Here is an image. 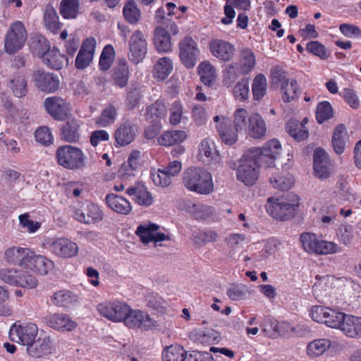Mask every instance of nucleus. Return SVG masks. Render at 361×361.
<instances>
[{
	"mask_svg": "<svg viewBox=\"0 0 361 361\" xmlns=\"http://www.w3.org/2000/svg\"><path fill=\"white\" fill-rule=\"evenodd\" d=\"M213 121L220 139L229 145L236 142L239 133L245 132L255 140L264 137L267 133V126L262 115L257 112L250 113L242 107L234 111L233 123L224 115L214 116Z\"/></svg>",
	"mask_w": 361,
	"mask_h": 361,
	"instance_id": "f257e3e1",
	"label": "nucleus"
},
{
	"mask_svg": "<svg viewBox=\"0 0 361 361\" xmlns=\"http://www.w3.org/2000/svg\"><path fill=\"white\" fill-rule=\"evenodd\" d=\"M312 286V293L315 298L321 302H329L331 305L338 306L340 303L335 296L338 288L348 281L344 278H336L334 276H317Z\"/></svg>",
	"mask_w": 361,
	"mask_h": 361,
	"instance_id": "f03ea898",
	"label": "nucleus"
},
{
	"mask_svg": "<svg viewBox=\"0 0 361 361\" xmlns=\"http://www.w3.org/2000/svg\"><path fill=\"white\" fill-rule=\"evenodd\" d=\"M184 186L190 191L201 194H210L214 190L212 174L200 167L187 169L183 175Z\"/></svg>",
	"mask_w": 361,
	"mask_h": 361,
	"instance_id": "7ed1b4c3",
	"label": "nucleus"
},
{
	"mask_svg": "<svg viewBox=\"0 0 361 361\" xmlns=\"http://www.w3.org/2000/svg\"><path fill=\"white\" fill-rule=\"evenodd\" d=\"M305 252L317 255H329L341 253L342 247L334 241L323 240L312 233H302L300 237Z\"/></svg>",
	"mask_w": 361,
	"mask_h": 361,
	"instance_id": "20e7f679",
	"label": "nucleus"
},
{
	"mask_svg": "<svg viewBox=\"0 0 361 361\" xmlns=\"http://www.w3.org/2000/svg\"><path fill=\"white\" fill-rule=\"evenodd\" d=\"M59 165L66 169L80 170L85 166L86 156L78 147L71 145L60 146L56 151Z\"/></svg>",
	"mask_w": 361,
	"mask_h": 361,
	"instance_id": "39448f33",
	"label": "nucleus"
},
{
	"mask_svg": "<svg viewBox=\"0 0 361 361\" xmlns=\"http://www.w3.org/2000/svg\"><path fill=\"white\" fill-rule=\"evenodd\" d=\"M298 204V197L295 195L281 198L270 197L267 200L266 209L274 219L286 220L293 216Z\"/></svg>",
	"mask_w": 361,
	"mask_h": 361,
	"instance_id": "423d86ee",
	"label": "nucleus"
},
{
	"mask_svg": "<svg viewBox=\"0 0 361 361\" xmlns=\"http://www.w3.org/2000/svg\"><path fill=\"white\" fill-rule=\"evenodd\" d=\"M27 38L24 24L17 20L11 24L4 40V49L9 54H15L23 48Z\"/></svg>",
	"mask_w": 361,
	"mask_h": 361,
	"instance_id": "0eeeda50",
	"label": "nucleus"
},
{
	"mask_svg": "<svg viewBox=\"0 0 361 361\" xmlns=\"http://www.w3.org/2000/svg\"><path fill=\"white\" fill-rule=\"evenodd\" d=\"M259 164L260 162L255 157H252L251 153L247 151L237 169V179L245 185H254L259 178Z\"/></svg>",
	"mask_w": 361,
	"mask_h": 361,
	"instance_id": "6e6552de",
	"label": "nucleus"
},
{
	"mask_svg": "<svg viewBox=\"0 0 361 361\" xmlns=\"http://www.w3.org/2000/svg\"><path fill=\"white\" fill-rule=\"evenodd\" d=\"M38 328L34 323L14 324L10 329L9 336L12 341L30 347L35 341Z\"/></svg>",
	"mask_w": 361,
	"mask_h": 361,
	"instance_id": "1a4fd4ad",
	"label": "nucleus"
},
{
	"mask_svg": "<svg viewBox=\"0 0 361 361\" xmlns=\"http://www.w3.org/2000/svg\"><path fill=\"white\" fill-rule=\"evenodd\" d=\"M281 146L279 140L273 139L267 142L262 148H252L248 150L252 157H255L261 164L271 168L280 154Z\"/></svg>",
	"mask_w": 361,
	"mask_h": 361,
	"instance_id": "9d476101",
	"label": "nucleus"
},
{
	"mask_svg": "<svg viewBox=\"0 0 361 361\" xmlns=\"http://www.w3.org/2000/svg\"><path fill=\"white\" fill-rule=\"evenodd\" d=\"M135 234L144 244L153 243L155 245L169 240V235L161 232L160 227L151 222H145L137 227Z\"/></svg>",
	"mask_w": 361,
	"mask_h": 361,
	"instance_id": "9b49d317",
	"label": "nucleus"
},
{
	"mask_svg": "<svg viewBox=\"0 0 361 361\" xmlns=\"http://www.w3.org/2000/svg\"><path fill=\"white\" fill-rule=\"evenodd\" d=\"M97 310L101 315L114 322L124 323L130 306L123 302L114 301L99 304Z\"/></svg>",
	"mask_w": 361,
	"mask_h": 361,
	"instance_id": "f8f14e48",
	"label": "nucleus"
},
{
	"mask_svg": "<svg viewBox=\"0 0 361 361\" xmlns=\"http://www.w3.org/2000/svg\"><path fill=\"white\" fill-rule=\"evenodd\" d=\"M200 51L197 42L190 37L183 38L179 43V58L187 68H193L198 59Z\"/></svg>",
	"mask_w": 361,
	"mask_h": 361,
	"instance_id": "ddd939ff",
	"label": "nucleus"
},
{
	"mask_svg": "<svg viewBox=\"0 0 361 361\" xmlns=\"http://www.w3.org/2000/svg\"><path fill=\"white\" fill-rule=\"evenodd\" d=\"M124 324L128 328L140 329L145 331L150 330L158 326L157 322L147 313L140 310H133L130 307Z\"/></svg>",
	"mask_w": 361,
	"mask_h": 361,
	"instance_id": "4468645a",
	"label": "nucleus"
},
{
	"mask_svg": "<svg viewBox=\"0 0 361 361\" xmlns=\"http://www.w3.org/2000/svg\"><path fill=\"white\" fill-rule=\"evenodd\" d=\"M128 46L130 60L135 63L141 62L147 52V43L142 32L135 30L130 38Z\"/></svg>",
	"mask_w": 361,
	"mask_h": 361,
	"instance_id": "2eb2a0df",
	"label": "nucleus"
},
{
	"mask_svg": "<svg viewBox=\"0 0 361 361\" xmlns=\"http://www.w3.org/2000/svg\"><path fill=\"white\" fill-rule=\"evenodd\" d=\"M32 249L27 247L11 246L4 252V259L8 264L25 269Z\"/></svg>",
	"mask_w": 361,
	"mask_h": 361,
	"instance_id": "dca6fc26",
	"label": "nucleus"
},
{
	"mask_svg": "<svg viewBox=\"0 0 361 361\" xmlns=\"http://www.w3.org/2000/svg\"><path fill=\"white\" fill-rule=\"evenodd\" d=\"M198 159L209 166H215L220 163L221 157L214 141L211 138H204L198 147Z\"/></svg>",
	"mask_w": 361,
	"mask_h": 361,
	"instance_id": "f3484780",
	"label": "nucleus"
},
{
	"mask_svg": "<svg viewBox=\"0 0 361 361\" xmlns=\"http://www.w3.org/2000/svg\"><path fill=\"white\" fill-rule=\"evenodd\" d=\"M32 78L36 87L44 92H54L60 85L59 79L56 75L40 70L35 71Z\"/></svg>",
	"mask_w": 361,
	"mask_h": 361,
	"instance_id": "a211bd4d",
	"label": "nucleus"
},
{
	"mask_svg": "<svg viewBox=\"0 0 361 361\" xmlns=\"http://www.w3.org/2000/svg\"><path fill=\"white\" fill-rule=\"evenodd\" d=\"M54 268V263L47 257L37 254L32 250L25 269L41 276L47 275Z\"/></svg>",
	"mask_w": 361,
	"mask_h": 361,
	"instance_id": "6ab92c4d",
	"label": "nucleus"
},
{
	"mask_svg": "<svg viewBox=\"0 0 361 361\" xmlns=\"http://www.w3.org/2000/svg\"><path fill=\"white\" fill-rule=\"evenodd\" d=\"M44 106L49 114L57 120H63L70 111L68 103L61 97H47L44 102Z\"/></svg>",
	"mask_w": 361,
	"mask_h": 361,
	"instance_id": "aec40b11",
	"label": "nucleus"
},
{
	"mask_svg": "<svg viewBox=\"0 0 361 361\" xmlns=\"http://www.w3.org/2000/svg\"><path fill=\"white\" fill-rule=\"evenodd\" d=\"M56 351L54 341L48 336L39 337L35 340L30 347L27 348V353L32 357H40L44 355L52 354Z\"/></svg>",
	"mask_w": 361,
	"mask_h": 361,
	"instance_id": "412c9836",
	"label": "nucleus"
},
{
	"mask_svg": "<svg viewBox=\"0 0 361 361\" xmlns=\"http://www.w3.org/2000/svg\"><path fill=\"white\" fill-rule=\"evenodd\" d=\"M209 50L212 56L216 59L228 61L231 60L235 52L234 46L228 42L216 39L209 43Z\"/></svg>",
	"mask_w": 361,
	"mask_h": 361,
	"instance_id": "4be33fe9",
	"label": "nucleus"
},
{
	"mask_svg": "<svg viewBox=\"0 0 361 361\" xmlns=\"http://www.w3.org/2000/svg\"><path fill=\"white\" fill-rule=\"evenodd\" d=\"M126 193L137 204L143 207H149L154 202L152 194L142 183H136L127 188Z\"/></svg>",
	"mask_w": 361,
	"mask_h": 361,
	"instance_id": "5701e85b",
	"label": "nucleus"
},
{
	"mask_svg": "<svg viewBox=\"0 0 361 361\" xmlns=\"http://www.w3.org/2000/svg\"><path fill=\"white\" fill-rule=\"evenodd\" d=\"M313 158L315 176L320 179L327 178L330 176L331 171L326 152L321 148H317L314 150Z\"/></svg>",
	"mask_w": 361,
	"mask_h": 361,
	"instance_id": "b1692460",
	"label": "nucleus"
},
{
	"mask_svg": "<svg viewBox=\"0 0 361 361\" xmlns=\"http://www.w3.org/2000/svg\"><path fill=\"white\" fill-rule=\"evenodd\" d=\"M51 251L61 257H71L78 252V245L70 240L61 238L53 241L50 245Z\"/></svg>",
	"mask_w": 361,
	"mask_h": 361,
	"instance_id": "393cba45",
	"label": "nucleus"
},
{
	"mask_svg": "<svg viewBox=\"0 0 361 361\" xmlns=\"http://www.w3.org/2000/svg\"><path fill=\"white\" fill-rule=\"evenodd\" d=\"M282 326H288V322H279L271 316L264 317L260 324L262 332L269 338H274L278 334H286L288 329H282Z\"/></svg>",
	"mask_w": 361,
	"mask_h": 361,
	"instance_id": "a878e982",
	"label": "nucleus"
},
{
	"mask_svg": "<svg viewBox=\"0 0 361 361\" xmlns=\"http://www.w3.org/2000/svg\"><path fill=\"white\" fill-rule=\"evenodd\" d=\"M350 142V136L346 127L343 124L338 125L333 131L331 145L337 154L344 152L347 145Z\"/></svg>",
	"mask_w": 361,
	"mask_h": 361,
	"instance_id": "bb28decb",
	"label": "nucleus"
},
{
	"mask_svg": "<svg viewBox=\"0 0 361 361\" xmlns=\"http://www.w3.org/2000/svg\"><path fill=\"white\" fill-rule=\"evenodd\" d=\"M46 322L51 328L58 331H72L76 327V323L64 314H53L46 318Z\"/></svg>",
	"mask_w": 361,
	"mask_h": 361,
	"instance_id": "cd10ccee",
	"label": "nucleus"
},
{
	"mask_svg": "<svg viewBox=\"0 0 361 361\" xmlns=\"http://www.w3.org/2000/svg\"><path fill=\"white\" fill-rule=\"evenodd\" d=\"M137 127L129 123H121L115 132L116 142L121 146L128 145L135 139L137 134Z\"/></svg>",
	"mask_w": 361,
	"mask_h": 361,
	"instance_id": "c85d7f7f",
	"label": "nucleus"
},
{
	"mask_svg": "<svg viewBox=\"0 0 361 361\" xmlns=\"http://www.w3.org/2000/svg\"><path fill=\"white\" fill-rule=\"evenodd\" d=\"M335 343L329 338H317L306 346V353L310 358H317L326 353Z\"/></svg>",
	"mask_w": 361,
	"mask_h": 361,
	"instance_id": "c756f323",
	"label": "nucleus"
},
{
	"mask_svg": "<svg viewBox=\"0 0 361 361\" xmlns=\"http://www.w3.org/2000/svg\"><path fill=\"white\" fill-rule=\"evenodd\" d=\"M105 200L111 209L120 214L128 215L132 211L130 202L121 196L109 194L106 196Z\"/></svg>",
	"mask_w": 361,
	"mask_h": 361,
	"instance_id": "7c9ffc66",
	"label": "nucleus"
},
{
	"mask_svg": "<svg viewBox=\"0 0 361 361\" xmlns=\"http://www.w3.org/2000/svg\"><path fill=\"white\" fill-rule=\"evenodd\" d=\"M341 326V331L346 336L353 338H361V317L347 314Z\"/></svg>",
	"mask_w": 361,
	"mask_h": 361,
	"instance_id": "2f4dec72",
	"label": "nucleus"
},
{
	"mask_svg": "<svg viewBox=\"0 0 361 361\" xmlns=\"http://www.w3.org/2000/svg\"><path fill=\"white\" fill-rule=\"evenodd\" d=\"M80 135V123L77 120L73 119L67 121L61 128V138L67 142H78Z\"/></svg>",
	"mask_w": 361,
	"mask_h": 361,
	"instance_id": "473e14b6",
	"label": "nucleus"
},
{
	"mask_svg": "<svg viewBox=\"0 0 361 361\" xmlns=\"http://www.w3.org/2000/svg\"><path fill=\"white\" fill-rule=\"evenodd\" d=\"M197 73L202 83L209 87L215 84L218 77L215 67L209 61H204L198 65Z\"/></svg>",
	"mask_w": 361,
	"mask_h": 361,
	"instance_id": "72a5a7b5",
	"label": "nucleus"
},
{
	"mask_svg": "<svg viewBox=\"0 0 361 361\" xmlns=\"http://www.w3.org/2000/svg\"><path fill=\"white\" fill-rule=\"evenodd\" d=\"M118 117L117 109L113 104L106 105L101 114L94 118V123L97 127L105 128L115 123Z\"/></svg>",
	"mask_w": 361,
	"mask_h": 361,
	"instance_id": "f704fd0d",
	"label": "nucleus"
},
{
	"mask_svg": "<svg viewBox=\"0 0 361 361\" xmlns=\"http://www.w3.org/2000/svg\"><path fill=\"white\" fill-rule=\"evenodd\" d=\"M154 44L158 52H168L171 50V37L164 28L158 27L154 30Z\"/></svg>",
	"mask_w": 361,
	"mask_h": 361,
	"instance_id": "c9c22d12",
	"label": "nucleus"
},
{
	"mask_svg": "<svg viewBox=\"0 0 361 361\" xmlns=\"http://www.w3.org/2000/svg\"><path fill=\"white\" fill-rule=\"evenodd\" d=\"M8 87L18 98L24 97L27 93V83L22 73L13 75L8 82Z\"/></svg>",
	"mask_w": 361,
	"mask_h": 361,
	"instance_id": "e433bc0d",
	"label": "nucleus"
},
{
	"mask_svg": "<svg viewBox=\"0 0 361 361\" xmlns=\"http://www.w3.org/2000/svg\"><path fill=\"white\" fill-rule=\"evenodd\" d=\"M54 305L68 308L78 300L77 295L68 290H60L55 292L50 298Z\"/></svg>",
	"mask_w": 361,
	"mask_h": 361,
	"instance_id": "4c0bfd02",
	"label": "nucleus"
},
{
	"mask_svg": "<svg viewBox=\"0 0 361 361\" xmlns=\"http://www.w3.org/2000/svg\"><path fill=\"white\" fill-rule=\"evenodd\" d=\"M307 122V118H305L302 122L296 120H290L286 125L288 133L298 141H302L307 138L309 133L305 126Z\"/></svg>",
	"mask_w": 361,
	"mask_h": 361,
	"instance_id": "58836bf2",
	"label": "nucleus"
},
{
	"mask_svg": "<svg viewBox=\"0 0 361 361\" xmlns=\"http://www.w3.org/2000/svg\"><path fill=\"white\" fill-rule=\"evenodd\" d=\"M173 68V62L169 57L159 59L154 65L153 76L159 80H164Z\"/></svg>",
	"mask_w": 361,
	"mask_h": 361,
	"instance_id": "ea45409f",
	"label": "nucleus"
},
{
	"mask_svg": "<svg viewBox=\"0 0 361 361\" xmlns=\"http://www.w3.org/2000/svg\"><path fill=\"white\" fill-rule=\"evenodd\" d=\"M43 60L51 68L60 70L68 64L66 56L57 49L48 50L43 55Z\"/></svg>",
	"mask_w": 361,
	"mask_h": 361,
	"instance_id": "a19ab883",
	"label": "nucleus"
},
{
	"mask_svg": "<svg viewBox=\"0 0 361 361\" xmlns=\"http://www.w3.org/2000/svg\"><path fill=\"white\" fill-rule=\"evenodd\" d=\"M242 75L248 74L252 71L256 64L255 56L253 51L249 48L242 49L239 55L238 62Z\"/></svg>",
	"mask_w": 361,
	"mask_h": 361,
	"instance_id": "79ce46f5",
	"label": "nucleus"
},
{
	"mask_svg": "<svg viewBox=\"0 0 361 361\" xmlns=\"http://www.w3.org/2000/svg\"><path fill=\"white\" fill-rule=\"evenodd\" d=\"M188 137V134L184 130H171L164 133L158 137V142L163 146H172L184 142Z\"/></svg>",
	"mask_w": 361,
	"mask_h": 361,
	"instance_id": "37998d69",
	"label": "nucleus"
},
{
	"mask_svg": "<svg viewBox=\"0 0 361 361\" xmlns=\"http://www.w3.org/2000/svg\"><path fill=\"white\" fill-rule=\"evenodd\" d=\"M356 236L354 226L347 223L342 224L336 230L338 242L345 246L350 245Z\"/></svg>",
	"mask_w": 361,
	"mask_h": 361,
	"instance_id": "c03bdc74",
	"label": "nucleus"
},
{
	"mask_svg": "<svg viewBox=\"0 0 361 361\" xmlns=\"http://www.w3.org/2000/svg\"><path fill=\"white\" fill-rule=\"evenodd\" d=\"M114 83L119 87H124L129 79V68L125 59L120 60L118 65L114 69Z\"/></svg>",
	"mask_w": 361,
	"mask_h": 361,
	"instance_id": "a18cd8bd",
	"label": "nucleus"
},
{
	"mask_svg": "<svg viewBox=\"0 0 361 361\" xmlns=\"http://www.w3.org/2000/svg\"><path fill=\"white\" fill-rule=\"evenodd\" d=\"M17 276L16 287L32 289L38 286L37 279L29 269H18Z\"/></svg>",
	"mask_w": 361,
	"mask_h": 361,
	"instance_id": "49530a36",
	"label": "nucleus"
},
{
	"mask_svg": "<svg viewBox=\"0 0 361 361\" xmlns=\"http://www.w3.org/2000/svg\"><path fill=\"white\" fill-rule=\"evenodd\" d=\"M185 210L197 219H205L214 213V209L212 207L200 203L193 204L190 202L185 204Z\"/></svg>",
	"mask_w": 361,
	"mask_h": 361,
	"instance_id": "de8ad7c7",
	"label": "nucleus"
},
{
	"mask_svg": "<svg viewBox=\"0 0 361 361\" xmlns=\"http://www.w3.org/2000/svg\"><path fill=\"white\" fill-rule=\"evenodd\" d=\"M44 24L47 29L56 33L60 29L59 16L51 5H47L44 13Z\"/></svg>",
	"mask_w": 361,
	"mask_h": 361,
	"instance_id": "09e8293b",
	"label": "nucleus"
},
{
	"mask_svg": "<svg viewBox=\"0 0 361 361\" xmlns=\"http://www.w3.org/2000/svg\"><path fill=\"white\" fill-rule=\"evenodd\" d=\"M79 0H61L59 12L66 19L75 18L79 13Z\"/></svg>",
	"mask_w": 361,
	"mask_h": 361,
	"instance_id": "8fccbe9b",
	"label": "nucleus"
},
{
	"mask_svg": "<svg viewBox=\"0 0 361 361\" xmlns=\"http://www.w3.org/2000/svg\"><path fill=\"white\" fill-rule=\"evenodd\" d=\"M90 64V41L87 39L83 42L75 59L77 69H84Z\"/></svg>",
	"mask_w": 361,
	"mask_h": 361,
	"instance_id": "3c124183",
	"label": "nucleus"
},
{
	"mask_svg": "<svg viewBox=\"0 0 361 361\" xmlns=\"http://www.w3.org/2000/svg\"><path fill=\"white\" fill-rule=\"evenodd\" d=\"M185 354V349L182 346L176 344L164 348L161 357L163 361H183Z\"/></svg>",
	"mask_w": 361,
	"mask_h": 361,
	"instance_id": "603ef678",
	"label": "nucleus"
},
{
	"mask_svg": "<svg viewBox=\"0 0 361 361\" xmlns=\"http://www.w3.org/2000/svg\"><path fill=\"white\" fill-rule=\"evenodd\" d=\"M125 19L130 24H136L140 19L141 12L136 3L131 0L127 1L123 8Z\"/></svg>",
	"mask_w": 361,
	"mask_h": 361,
	"instance_id": "864d4df0",
	"label": "nucleus"
},
{
	"mask_svg": "<svg viewBox=\"0 0 361 361\" xmlns=\"http://www.w3.org/2000/svg\"><path fill=\"white\" fill-rule=\"evenodd\" d=\"M267 87L266 77L262 74H257L253 79L252 91L253 98L255 100H260L265 94Z\"/></svg>",
	"mask_w": 361,
	"mask_h": 361,
	"instance_id": "5fc2aeb1",
	"label": "nucleus"
},
{
	"mask_svg": "<svg viewBox=\"0 0 361 361\" xmlns=\"http://www.w3.org/2000/svg\"><path fill=\"white\" fill-rule=\"evenodd\" d=\"M294 181V178L289 173L283 176L280 174H273L270 177V183L273 187L281 190L290 189L293 185Z\"/></svg>",
	"mask_w": 361,
	"mask_h": 361,
	"instance_id": "6e6d98bb",
	"label": "nucleus"
},
{
	"mask_svg": "<svg viewBox=\"0 0 361 361\" xmlns=\"http://www.w3.org/2000/svg\"><path fill=\"white\" fill-rule=\"evenodd\" d=\"M281 94L284 102H290L297 97L298 87L295 80H288L281 84Z\"/></svg>",
	"mask_w": 361,
	"mask_h": 361,
	"instance_id": "4d7b16f0",
	"label": "nucleus"
},
{
	"mask_svg": "<svg viewBox=\"0 0 361 361\" xmlns=\"http://www.w3.org/2000/svg\"><path fill=\"white\" fill-rule=\"evenodd\" d=\"M347 314L329 308L324 324L331 328L341 329Z\"/></svg>",
	"mask_w": 361,
	"mask_h": 361,
	"instance_id": "13d9d810",
	"label": "nucleus"
},
{
	"mask_svg": "<svg viewBox=\"0 0 361 361\" xmlns=\"http://www.w3.org/2000/svg\"><path fill=\"white\" fill-rule=\"evenodd\" d=\"M166 115V106L161 101H157L148 106L146 112V118L154 122L157 118L165 117Z\"/></svg>",
	"mask_w": 361,
	"mask_h": 361,
	"instance_id": "bf43d9fd",
	"label": "nucleus"
},
{
	"mask_svg": "<svg viewBox=\"0 0 361 361\" xmlns=\"http://www.w3.org/2000/svg\"><path fill=\"white\" fill-rule=\"evenodd\" d=\"M250 94L249 82L246 78H242L233 88V95L238 102H243L248 99Z\"/></svg>",
	"mask_w": 361,
	"mask_h": 361,
	"instance_id": "052dcab7",
	"label": "nucleus"
},
{
	"mask_svg": "<svg viewBox=\"0 0 361 361\" xmlns=\"http://www.w3.org/2000/svg\"><path fill=\"white\" fill-rule=\"evenodd\" d=\"M334 116V111L329 102H322L318 104L316 111V119L319 123L330 119Z\"/></svg>",
	"mask_w": 361,
	"mask_h": 361,
	"instance_id": "680f3d73",
	"label": "nucleus"
},
{
	"mask_svg": "<svg viewBox=\"0 0 361 361\" xmlns=\"http://www.w3.org/2000/svg\"><path fill=\"white\" fill-rule=\"evenodd\" d=\"M218 239V234L212 230L200 231L193 235V240L198 246L215 242Z\"/></svg>",
	"mask_w": 361,
	"mask_h": 361,
	"instance_id": "e2e57ef3",
	"label": "nucleus"
},
{
	"mask_svg": "<svg viewBox=\"0 0 361 361\" xmlns=\"http://www.w3.org/2000/svg\"><path fill=\"white\" fill-rule=\"evenodd\" d=\"M242 75L239 66L236 63L227 65L225 68L223 76V83L229 87L240 75Z\"/></svg>",
	"mask_w": 361,
	"mask_h": 361,
	"instance_id": "0e129e2a",
	"label": "nucleus"
},
{
	"mask_svg": "<svg viewBox=\"0 0 361 361\" xmlns=\"http://www.w3.org/2000/svg\"><path fill=\"white\" fill-rule=\"evenodd\" d=\"M150 177L154 185L161 187H167L171 182V178L166 173L164 169H152Z\"/></svg>",
	"mask_w": 361,
	"mask_h": 361,
	"instance_id": "69168bd1",
	"label": "nucleus"
},
{
	"mask_svg": "<svg viewBox=\"0 0 361 361\" xmlns=\"http://www.w3.org/2000/svg\"><path fill=\"white\" fill-rule=\"evenodd\" d=\"M245 236L240 233H232L226 238V243L229 248V255H233L243 245Z\"/></svg>",
	"mask_w": 361,
	"mask_h": 361,
	"instance_id": "338daca9",
	"label": "nucleus"
},
{
	"mask_svg": "<svg viewBox=\"0 0 361 361\" xmlns=\"http://www.w3.org/2000/svg\"><path fill=\"white\" fill-rule=\"evenodd\" d=\"M20 227L29 233H35L41 227V224L30 219L28 213L18 216Z\"/></svg>",
	"mask_w": 361,
	"mask_h": 361,
	"instance_id": "774afa93",
	"label": "nucleus"
}]
</instances>
